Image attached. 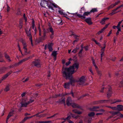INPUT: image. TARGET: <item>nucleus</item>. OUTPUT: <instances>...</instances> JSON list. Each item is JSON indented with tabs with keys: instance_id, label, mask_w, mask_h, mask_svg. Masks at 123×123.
Masks as SVG:
<instances>
[{
	"instance_id": "1",
	"label": "nucleus",
	"mask_w": 123,
	"mask_h": 123,
	"mask_svg": "<svg viewBox=\"0 0 123 123\" xmlns=\"http://www.w3.org/2000/svg\"><path fill=\"white\" fill-rule=\"evenodd\" d=\"M62 74L63 77L66 80H69L71 85H73V83L77 82L78 80L74 79L73 76L71 73L67 72L64 71H62Z\"/></svg>"
},
{
	"instance_id": "2",
	"label": "nucleus",
	"mask_w": 123,
	"mask_h": 123,
	"mask_svg": "<svg viewBox=\"0 0 123 123\" xmlns=\"http://www.w3.org/2000/svg\"><path fill=\"white\" fill-rule=\"evenodd\" d=\"M79 65V63L75 62L73 64L72 66L69 68L63 67L62 71H65V72H70L72 74H73L77 71V70H74L75 68H76V70H77L78 69Z\"/></svg>"
},
{
	"instance_id": "3",
	"label": "nucleus",
	"mask_w": 123,
	"mask_h": 123,
	"mask_svg": "<svg viewBox=\"0 0 123 123\" xmlns=\"http://www.w3.org/2000/svg\"><path fill=\"white\" fill-rule=\"evenodd\" d=\"M52 5L49 0H41L40 3V6L42 7H45L46 6H47L49 8H52L51 6Z\"/></svg>"
},
{
	"instance_id": "4",
	"label": "nucleus",
	"mask_w": 123,
	"mask_h": 123,
	"mask_svg": "<svg viewBox=\"0 0 123 123\" xmlns=\"http://www.w3.org/2000/svg\"><path fill=\"white\" fill-rule=\"evenodd\" d=\"M43 35L42 36L41 35V31H39V35L41 36L39 38V39L40 41H42L44 40L46 38V32L45 29L44 28H43Z\"/></svg>"
},
{
	"instance_id": "5",
	"label": "nucleus",
	"mask_w": 123,
	"mask_h": 123,
	"mask_svg": "<svg viewBox=\"0 0 123 123\" xmlns=\"http://www.w3.org/2000/svg\"><path fill=\"white\" fill-rule=\"evenodd\" d=\"M85 80V77L84 76H82L78 80L77 82L80 85H82L84 83Z\"/></svg>"
},
{
	"instance_id": "6",
	"label": "nucleus",
	"mask_w": 123,
	"mask_h": 123,
	"mask_svg": "<svg viewBox=\"0 0 123 123\" xmlns=\"http://www.w3.org/2000/svg\"><path fill=\"white\" fill-rule=\"evenodd\" d=\"M25 32L27 35V36L29 38V40L31 42V44L32 46L33 45L32 37L31 34V32H28V30L25 29Z\"/></svg>"
},
{
	"instance_id": "7",
	"label": "nucleus",
	"mask_w": 123,
	"mask_h": 123,
	"mask_svg": "<svg viewBox=\"0 0 123 123\" xmlns=\"http://www.w3.org/2000/svg\"><path fill=\"white\" fill-rule=\"evenodd\" d=\"M32 65L35 66L37 67H40L41 66L40 62V60H36L32 62Z\"/></svg>"
},
{
	"instance_id": "8",
	"label": "nucleus",
	"mask_w": 123,
	"mask_h": 123,
	"mask_svg": "<svg viewBox=\"0 0 123 123\" xmlns=\"http://www.w3.org/2000/svg\"><path fill=\"white\" fill-rule=\"evenodd\" d=\"M65 98H62L59 99L58 101L56 102V104H63L64 105H65Z\"/></svg>"
},
{
	"instance_id": "9",
	"label": "nucleus",
	"mask_w": 123,
	"mask_h": 123,
	"mask_svg": "<svg viewBox=\"0 0 123 123\" xmlns=\"http://www.w3.org/2000/svg\"><path fill=\"white\" fill-rule=\"evenodd\" d=\"M66 103L67 105L68 106L71 105L73 103V101L71 97H68L66 100Z\"/></svg>"
},
{
	"instance_id": "10",
	"label": "nucleus",
	"mask_w": 123,
	"mask_h": 123,
	"mask_svg": "<svg viewBox=\"0 0 123 123\" xmlns=\"http://www.w3.org/2000/svg\"><path fill=\"white\" fill-rule=\"evenodd\" d=\"M72 107L74 108H79L81 110H83V109L82 107L80 106L78 104L74 103H73L71 105Z\"/></svg>"
},
{
	"instance_id": "11",
	"label": "nucleus",
	"mask_w": 123,
	"mask_h": 123,
	"mask_svg": "<svg viewBox=\"0 0 123 123\" xmlns=\"http://www.w3.org/2000/svg\"><path fill=\"white\" fill-rule=\"evenodd\" d=\"M12 71H10L8 73H7L6 74H5V75H4L1 78V79H2V80H3L5 79L8 77V76L10 75L12 73Z\"/></svg>"
},
{
	"instance_id": "12",
	"label": "nucleus",
	"mask_w": 123,
	"mask_h": 123,
	"mask_svg": "<svg viewBox=\"0 0 123 123\" xmlns=\"http://www.w3.org/2000/svg\"><path fill=\"white\" fill-rule=\"evenodd\" d=\"M67 95V94H64L62 93L61 94H55L54 95H53L52 96V98H56L59 97H62L64 96Z\"/></svg>"
},
{
	"instance_id": "13",
	"label": "nucleus",
	"mask_w": 123,
	"mask_h": 123,
	"mask_svg": "<svg viewBox=\"0 0 123 123\" xmlns=\"http://www.w3.org/2000/svg\"><path fill=\"white\" fill-rule=\"evenodd\" d=\"M111 91V88H109L107 94V97L108 98H109L112 96V92Z\"/></svg>"
},
{
	"instance_id": "14",
	"label": "nucleus",
	"mask_w": 123,
	"mask_h": 123,
	"mask_svg": "<svg viewBox=\"0 0 123 123\" xmlns=\"http://www.w3.org/2000/svg\"><path fill=\"white\" fill-rule=\"evenodd\" d=\"M14 112L13 111H11L9 112L6 118V123H7L8 121L9 118L11 116H13V115L14 113Z\"/></svg>"
},
{
	"instance_id": "15",
	"label": "nucleus",
	"mask_w": 123,
	"mask_h": 123,
	"mask_svg": "<svg viewBox=\"0 0 123 123\" xmlns=\"http://www.w3.org/2000/svg\"><path fill=\"white\" fill-rule=\"evenodd\" d=\"M54 44L53 43H49L47 47L49 51H52L53 50L52 48Z\"/></svg>"
},
{
	"instance_id": "16",
	"label": "nucleus",
	"mask_w": 123,
	"mask_h": 123,
	"mask_svg": "<svg viewBox=\"0 0 123 123\" xmlns=\"http://www.w3.org/2000/svg\"><path fill=\"white\" fill-rule=\"evenodd\" d=\"M56 23L58 25H62L63 23L62 20L61 18H59L57 19L56 21Z\"/></svg>"
},
{
	"instance_id": "17",
	"label": "nucleus",
	"mask_w": 123,
	"mask_h": 123,
	"mask_svg": "<svg viewBox=\"0 0 123 123\" xmlns=\"http://www.w3.org/2000/svg\"><path fill=\"white\" fill-rule=\"evenodd\" d=\"M30 57H29L27 58H25L21 60L19 62H18V63H19V64L20 65V64L23 63L24 62L26 61L29 60L30 58Z\"/></svg>"
},
{
	"instance_id": "18",
	"label": "nucleus",
	"mask_w": 123,
	"mask_h": 123,
	"mask_svg": "<svg viewBox=\"0 0 123 123\" xmlns=\"http://www.w3.org/2000/svg\"><path fill=\"white\" fill-rule=\"evenodd\" d=\"M100 107L99 106H94L90 109V110L92 111H98V109H99Z\"/></svg>"
},
{
	"instance_id": "19",
	"label": "nucleus",
	"mask_w": 123,
	"mask_h": 123,
	"mask_svg": "<svg viewBox=\"0 0 123 123\" xmlns=\"http://www.w3.org/2000/svg\"><path fill=\"white\" fill-rule=\"evenodd\" d=\"M85 21L89 25H91L92 24L91 21V18H88L85 19Z\"/></svg>"
},
{
	"instance_id": "20",
	"label": "nucleus",
	"mask_w": 123,
	"mask_h": 123,
	"mask_svg": "<svg viewBox=\"0 0 123 123\" xmlns=\"http://www.w3.org/2000/svg\"><path fill=\"white\" fill-rule=\"evenodd\" d=\"M57 51H54L51 54V55L54 56V59L55 60L56 59L57 55Z\"/></svg>"
},
{
	"instance_id": "21",
	"label": "nucleus",
	"mask_w": 123,
	"mask_h": 123,
	"mask_svg": "<svg viewBox=\"0 0 123 123\" xmlns=\"http://www.w3.org/2000/svg\"><path fill=\"white\" fill-rule=\"evenodd\" d=\"M69 82L65 83H64V87L65 88L69 89V88L70 85L71 84Z\"/></svg>"
},
{
	"instance_id": "22",
	"label": "nucleus",
	"mask_w": 123,
	"mask_h": 123,
	"mask_svg": "<svg viewBox=\"0 0 123 123\" xmlns=\"http://www.w3.org/2000/svg\"><path fill=\"white\" fill-rule=\"evenodd\" d=\"M7 68V67H5L0 68V74L4 73Z\"/></svg>"
},
{
	"instance_id": "23",
	"label": "nucleus",
	"mask_w": 123,
	"mask_h": 123,
	"mask_svg": "<svg viewBox=\"0 0 123 123\" xmlns=\"http://www.w3.org/2000/svg\"><path fill=\"white\" fill-rule=\"evenodd\" d=\"M109 19L108 18H105L102 19V20L100 21V23L102 25L104 24H105V22L106 20Z\"/></svg>"
},
{
	"instance_id": "24",
	"label": "nucleus",
	"mask_w": 123,
	"mask_h": 123,
	"mask_svg": "<svg viewBox=\"0 0 123 123\" xmlns=\"http://www.w3.org/2000/svg\"><path fill=\"white\" fill-rule=\"evenodd\" d=\"M117 10L116 9V8L114 9L112 11V12L109 14V15H110L111 16H112L113 15H114V14H115L116 13H118L119 12L121 11V10L119 11H118L117 12H116V11H117Z\"/></svg>"
},
{
	"instance_id": "25",
	"label": "nucleus",
	"mask_w": 123,
	"mask_h": 123,
	"mask_svg": "<svg viewBox=\"0 0 123 123\" xmlns=\"http://www.w3.org/2000/svg\"><path fill=\"white\" fill-rule=\"evenodd\" d=\"M4 56L6 58L7 60L9 62H11V61L10 59V57L6 53H5Z\"/></svg>"
},
{
	"instance_id": "26",
	"label": "nucleus",
	"mask_w": 123,
	"mask_h": 123,
	"mask_svg": "<svg viewBox=\"0 0 123 123\" xmlns=\"http://www.w3.org/2000/svg\"><path fill=\"white\" fill-rule=\"evenodd\" d=\"M72 111L75 113L77 114H81L82 113V112L78 111L76 109H73L72 110Z\"/></svg>"
},
{
	"instance_id": "27",
	"label": "nucleus",
	"mask_w": 123,
	"mask_h": 123,
	"mask_svg": "<svg viewBox=\"0 0 123 123\" xmlns=\"http://www.w3.org/2000/svg\"><path fill=\"white\" fill-rule=\"evenodd\" d=\"M117 110L119 111H122L123 109V106L121 105H117Z\"/></svg>"
},
{
	"instance_id": "28",
	"label": "nucleus",
	"mask_w": 123,
	"mask_h": 123,
	"mask_svg": "<svg viewBox=\"0 0 123 123\" xmlns=\"http://www.w3.org/2000/svg\"><path fill=\"white\" fill-rule=\"evenodd\" d=\"M19 26L20 29H21L22 28L23 21L22 20H20L19 24Z\"/></svg>"
},
{
	"instance_id": "29",
	"label": "nucleus",
	"mask_w": 123,
	"mask_h": 123,
	"mask_svg": "<svg viewBox=\"0 0 123 123\" xmlns=\"http://www.w3.org/2000/svg\"><path fill=\"white\" fill-rule=\"evenodd\" d=\"M92 64L95 67L96 69V70H98V68L97 66L95 63V60L93 58H92Z\"/></svg>"
},
{
	"instance_id": "30",
	"label": "nucleus",
	"mask_w": 123,
	"mask_h": 123,
	"mask_svg": "<svg viewBox=\"0 0 123 123\" xmlns=\"http://www.w3.org/2000/svg\"><path fill=\"white\" fill-rule=\"evenodd\" d=\"M110 112L113 115V116L116 115H118V113H119V111H115L113 112Z\"/></svg>"
},
{
	"instance_id": "31",
	"label": "nucleus",
	"mask_w": 123,
	"mask_h": 123,
	"mask_svg": "<svg viewBox=\"0 0 123 123\" xmlns=\"http://www.w3.org/2000/svg\"><path fill=\"white\" fill-rule=\"evenodd\" d=\"M21 107H27V105L28 104L27 103H21Z\"/></svg>"
},
{
	"instance_id": "32",
	"label": "nucleus",
	"mask_w": 123,
	"mask_h": 123,
	"mask_svg": "<svg viewBox=\"0 0 123 123\" xmlns=\"http://www.w3.org/2000/svg\"><path fill=\"white\" fill-rule=\"evenodd\" d=\"M101 102L102 103H107L108 101H109L110 103H111V102H112L113 101L112 99H110L109 100H101Z\"/></svg>"
},
{
	"instance_id": "33",
	"label": "nucleus",
	"mask_w": 123,
	"mask_h": 123,
	"mask_svg": "<svg viewBox=\"0 0 123 123\" xmlns=\"http://www.w3.org/2000/svg\"><path fill=\"white\" fill-rule=\"evenodd\" d=\"M49 30L50 32L51 33H54L53 29L51 26H49Z\"/></svg>"
},
{
	"instance_id": "34",
	"label": "nucleus",
	"mask_w": 123,
	"mask_h": 123,
	"mask_svg": "<svg viewBox=\"0 0 123 123\" xmlns=\"http://www.w3.org/2000/svg\"><path fill=\"white\" fill-rule=\"evenodd\" d=\"M21 42L22 43L23 47V48H25V47H27V45L26 44V42L24 40H22L21 41Z\"/></svg>"
},
{
	"instance_id": "35",
	"label": "nucleus",
	"mask_w": 123,
	"mask_h": 123,
	"mask_svg": "<svg viewBox=\"0 0 123 123\" xmlns=\"http://www.w3.org/2000/svg\"><path fill=\"white\" fill-rule=\"evenodd\" d=\"M98 11L97 8H93L90 11V12L91 13L93 12L94 13L95 12H97Z\"/></svg>"
},
{
	"instance_id": "36",
	"label": "nucleus",
	"mask_w": 123,
	"mask_h": 123,
	"mask_svg": "<svg viewBox=\"0 0 123 123\" xmlns=\"http://www.w3.org/2000/svg\"><path fill=\"white\" fill-rule=\"evenodd\" d=\"M47 115V114H42L40 115H38L37 116H37V117H39L40 118L43 117H45L46 115Z\"/></svg>"
},
{
	"instance_id": "37",
	"label": "nucleus",
	"mask_w": 123,
	"mask_h": 123,
	"mask_svg": "<svg viewBox=\"0 0 123 123\" xmlns=\"http://www.w3.org/2000/svg\"><path fill=\"white\" fill-rule=\"evenodd\" d=\"M90 13V12H85L83 14V16L85 17V16H87Z\"/></svg>"
},
{
	"instance_id": "38",
	"label": "nucleus",
	"mask_w": 123,
	"mask_h": 123,
	"mask_svg": "<svg viewBox=\"0 0 123 123\" xmlns=\"http://www.w3.org/2000/svg\"><path fill=\"white\" fill-rule=\"evenodd\" d=\"M107 107L111 108V109L115 110H117V109L116 107H111L110 106H107Z\"/></svg>"
},
{
	"instance_id": "39",
	"label": "nucleus",
	"mask_w": 123,
	"mask_h": 123,
	"mask_svg": "<svg viewBox=\"0 0 123 123\" xmlns=\"http://www.w3.org/2000/svg\"><path fill=\"white\" fill-rule=\"evenodd\" d=\"M95 115V113L93 112H91L88 114V116L89 117L93 116Z\"/></svg>"
},
{
	"instance_id": "40",
	"label": "nucleus",
	"mask_w": 123,
	"mask_h": 123,
	"mask_svg": "<svg viewBox=\"0 0 123 123\" xmlns=\"http://www.w3.org/2000/svg\"><path fill=\"white\" fill-rule=\"evenodd\" d=\"M104 51H101V60L102 61V57L103 55H104Z\"/></svg>"
},
{
	"instance_id": "41",
	"label": "nucleus",
	"mask_w": 123,
	"mask_h": 123,
	"mask_svg": "<svg viewBox=\"0 0 123 123\" xmlns=\"http://www.w3.org/2000/svg\"><path fill=\"white\" fill-rule=\"evenodd\" d=\"M77 17H78L79 18H81L82 19H84L86 18V17H85L83 16V15H82L80 14H78Z\"/></svg>"
},
{
	"instance_id": "42",
	"label": "nucleus",
	"mask_w": 123,
	"mask_h": 123,
	"mask_svg": "<svg viewBox=\"0 0 123 123\" xmlns=\"http://www.w3.org/2000/svg\"><path fill=\"white\" fill-rule=\"evenodd\" d=\"M10 90V88L8 86H6L4 89V91L6 92H7L9 91Z\"/></svg>"
},
{
	"instance_id": "43",
	"label": "nucleus",
	"mask_w": 123,
	"mask_h": 123,
	"mask_svg": "<svg viewBox=\"0 0 123 123\" xmlns=\"http://www.w3.org/2000/svg\"><path fill=\"white\" fill-rule=\"evenodd\" d=\"M101 100L98 101H95L93 102V104L94 105L97 104L99 103H102L101 102Z\"/></svg>"
},
{
	"instance_id": "44",
	"label": "nucleus",
	"mask_w": 123,
	"mask_h": 123,
	"mask_svg": "<svg viewBox=\"0 0 123 123\" xmlns=\"http://www.w3.org/2000/svg\"><path fill=\"white\" fill-rule=\"evenodd\" d=\"M79 49V48L76 47L75 49L73 50L72 52H73L74 53H75L77 52V50Z\"/></svg>"
},
{
	"instance_id": "45",
	"label": "nucleus",
	"mask_w": 123,
	"mask_h": 123,
	"mask_svg": "<svg viewBox=\"0 0 123 123\" xmlns=\"http://www.w3.org/2000/svg\"><path fill=\"white\" fill-rule=\"evenodd\" d=\"M58 12L61 15H65V14L61 10H59L58 11Z\"/></svg>"
},
{
	"instance_id": "46",
	"label": "nucleus",
	"mask_w": 123,
	"mask_h": 123,
	"mask_svg": "<svg viewBox=\"0 0 123 123\" xmlns=\"http://www.w3.org/2000/svg\"><path fill=\"white\" fill-rule=\"evenodd\" d=\"M42 123H51L52 122L51 121H42Z\"/></svg>"
},
{
	"instance_id": "47",
	"label": "nucleus",
	"mask_w": 123,
	"mask_h": 123,
	"mask_svg": "<svg viewBox=\"0 0 123 123\" xmlns=\"http://www.w3.org/2000/svg\"><path fill=\"white\" fill-rule=\"evenodd\" d=\"M52 4H53V5H51V6L52 8H49L51 9H53V8L52 7V6H53L55 7H56V8H57L58 7V6H57V5H55L53 3H52Z\"/></svg>"
},
{
	"instance_id": "48",
	"label": "nucleus",
	"mask_w": 123,
	"mask_h": 123,
	"mask_svg": "<svg viewBox=\"0 0 123 123\" xmlns=\"http://www.w3.org/2000/svg\"><path fill=\"white\" fill-rule=\"evenodd\" d=\"M103 45H105V46H104L102 48L101 50V51H105V46H106L105 42V43H104L103 44Z\"/></svg>"
},
{
	"instance_id": "49",
	"label": "nucleus",
	"mask_w": 123,
	"mask_h": 123,
	"mask_svg": "<svg viewBox=\"0 0 123 123\" xmlns=\"http://www.w3.org/2000/svg\"><path fill=\"white\" fill-rule=\"evenodd\" d=\"M71 35H73L74 37V38L76 39L77 40H78L79 39V38H77V37H78L79 36H78L76 35H75L73 34H72Z\"/></svg>"
},
{
	"instance_id": "50",
	"label": "nucleus",
	"mask_w": 123,
	"mask_h": 123,
	"mask_svg": "<svg viewBox=\"0 0 123 123\" xmlns=\"http://www.w3.org/2000/svg\"><path fill=\"white\" fill-rule=\"evenodd\" d=\"M115 6H114V4H111L110 6L108 7V9H109L111 8H113Z\"/></svg>"
},
{
	"instance_id": "51",
	"label": "nucleus",
	"mask_w": 123,
	"mask_h": 123,
	"mask_svg": "<svg viewBox=\"0 0 123 123\" xmlns=\"http://www.w3.org/2000/svg\"><path fill=\"white\" fill-rule=\"evenodd\" d=\"M34 101V100H31V99H30L27 102V103L28 105L29 104L32 103V102Z\"/></svg>"
},
{
	"instance_id": "52",
	"label": "nucleus",
	"mask_w": 123,
	"mask_h": 123,
	"mask_svg": "<svg viewBox=\"0 0 123 123\" xmlns=\"http://www.w3.org/2000/svg\"><path fill=\"white\" fill-rule=\"evenodd\" d=\"M117 116H119L121 118H123V115L119 111Z\"/></svg>"
},
{
	"instance_id": "53",
	"label": "nucleus",
	"mask_w": 123,
	"mask_h": 123,
	"mask_svg": "<svg viewBox=\"0 0 123 123\" xmlns=\"http://www.w3.org/2000/svg\"><path fill=\"white\" fill-rule=\"evenodd\" d=\"M116 99H114L113 100V101L112 102H111V104H113L116 103Z\"/></svg>"
},
{
	"instance_id": "54",
	"label": "nucleus",
	"mask_w": 123,
	"mask_h": 123,
	"mask_svg": "<svg viewBox=\"0 0 123 123\" xmlns=\"http://www.w3.org/2000/svg\"><path fill=\"white\" fill-rule=\"evenodd\" d=\"M42 85V84H35V86L38 87H40Z\"/></svg>"
},
{
	"instance_id": "55",
	"label": "nucleus",
	"mask_w": 123,
	"mask_h": 123,
	"mask_svg": "<svg viewBox=\"0 0 123 123\" xmlns=\"http://www.w3.org/2000/svg\"><path fill=\"white\" fill-rule=\"evenodd\" d=\"M97 73L100 76H101V72L100 71L97 70Z\"/></svg>"
},
{
	"instance_id": "56",
	"label": "nucleus",
	"mask_w": 123,
	"mask_h": 123,
	"mask_svg": "<svg viewBox=\"0 0 123 123\" xmlns=\"http://www.w3.org/2000/svg\"><path fill=\"white\" fill-rule=\"evenodd\" d=\"M54 37V33H51L50 36V37L51 39H52Z\"/></svg>"
},
{
	"instance_id": "57",
	"label": "nucleus",
	"mask_w": 123,
	"mask_h": 123,
	"mask_svg": "<svg viewBox=\"0 0 123 123\" xmlns=\"http://www.w3.org/2000/svg\"><path fill=\"white\" fill-rule=\"evenodd\" d=\"M119 86L120 87H123V80L121 82Z\"/></svg>"
},
{
	"instance_id": "58",
	"label": "nucleus",
	"mask_w": 123,
	"mask_h": 123,
	"mask_svg": "<svg viewBox=\"0 0 123 123\" xmlns=\"http://www.w3.org/2000/svg\"><path fill=\"white\" fill-rule=\"evenodd\" d=\"M83 50L82 49H81L79 53V56L80 57H81V55H80V54H82Z\"/></svg>"
},
{
	"instance_id": "59",
	"label": "nucleus",
	"mask_w": 123,
	"mask_h": 123,
	"mask_svg": "<svg viewBox=\"0 0 123 123\" xmlns=\"http://www.w3.org/2000/svg\"><path fill=\"white\" fill-rule=\"evenodd\" d=\"M120 1H118L117 2H115L114 4H113L114 6H115L116 5H117L119 3H120Z\"/></svg>"
},
{
	"instance_id": "60",
	"label": "nucleus",
	"mask_w": 123,
	"mask_h": 123,
	"mask_svg": "<svg viewBox=\"0 0 123 123\" xmlns=\"http://www.w3.org/2000/svg\"><path fill=\"white\" fill-rule=\"evenodd\" d=\"M44 110H43V111H42L40 112H38L37 113V114H35V116H37L38 115H39V114L43 113L44 112Z\"/></svg>"
},
{
	"instance_id": "61",
	"label": "nucleus",
	"mask_w": 123,
	"mask_h": 123,
	"mask_svg": "<svg viewBox=\"0 0 123 123\" xmlns=\"http://www.w3.org/2000/svg\"><path fill=\"white\" fill-rule=\"evenodd\" d=\"M14 67H17V66H18L19 65V63L18 62V63H15L14 64Z\"/></svg>"
},
{
	"instance_id": "62",
	"label": "nucleus",
	"mask_w": 123,
	"mask_h": 123,
	"mask_svg": "<svg viewBox=\"0 0 123 123\" xmlns=\"http://www.w3.org/2000/svg\"><path fill=\"white\" fill-rule=\"evenodd\" d=\"M36 116L35 115L33 116H30V117H26L27 118V119H30V118H32V117H34L35 116Z\"/></svg>"
},
{
	"instance_id": "63",
	"label": "nucleus",
	"mask_w": 123,
	"mask_h": 123,
	"mask_svg": "<svg viewBox=\"0 0 123 123\" xmlns=\"http://www.w3.org/2000/svg\"><path fill=\"white\" fill-rule=\"evenodd\" d=\"M71 63V62L70 61H68L66 63V66H67L69 65Z\"/></svg>"
},
{
	"instance_id": "64",
	"label": "nucleus",
	"mask_w": 123,
	"mask_h": 123,
	"mask_svg": "<svg viewBox=\"0 0 123 123\" xmlns=\"http://www.w3.org/2000/svg\"><path fill=\"white\" fill-rule=\"evenodd\" d=\"M121 31V29H118V31H117V32L116 33V34L117 35L119 34V31Z\"/></svg>"
}]
</instances>
